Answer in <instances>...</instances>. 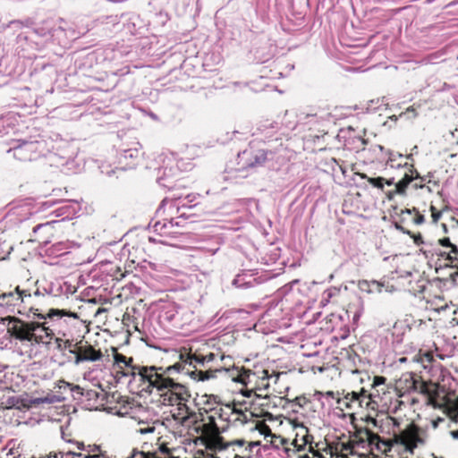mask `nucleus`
I'll use <instances>...</instances> for the list:
<instances>
[{
    "label": "nucleus",
    "instance_id": "45",
    "mask_svg": "<svg viewBox=\"0 0 458 458\" xmlns=\"http://www.w3.org/2000/svg\"><path fill=\"white\" fill-rule=\"evenodd\" d=\"M305 444L308 443L307 436L303 437Z\"/></svg>",
    "mask_w": 458,
    "mask_h": 458
},
{
    "label": "nucleus",
    "instance_id": "23",
    "mask_svg": "<svg viewBox=\"0 0 458 458\" xmlns=\"http://www.w3.org/2000/svg\"><path fill=\"white\" fill-rule=\"evenodd\" d=\"M430 210L432 212V215H431L432 220L434 223H437L440 219L442 213L440 211H437V209L434 206L430 207Z\"/></svg>",
    "mask_w": 458,
    "mask_h": 458
},
{
    "label": "nucleus",
    "instance_id": "39",
    "mask_svg": "<svg viewBox=\"0 0 458 458\" xmlns=\"http://www.w3.org/2000/svg\"><path fill=\"white\" fill-rule=\"evenodd\" d=\"M203 429L201 430L202 433H208V430H209V426L207 425V424H204L203 426Z\"/></svg>",
    "mask_w": 458,
    "mask_h": 458
},
{
    "label": "nucleus",
    "instance_id": "14",
    "mask_svg": "<svg viewBox=\"0 0 458 458\" xmlns=\"http://www.w3.org/2000/svg\"><path fill=\"white\" fill-rule=\"evenodd\" d=\"M420 175L416 172L415 178H419ZM414 180V177L412 175H410L408 174H405L403 178L400 180L398 182L395 183V191L394 192L400 195H403L405 193V191L408 187V185Z\"/></svg>",
    "mask_w": 458,
    "mask_h": 458
},
{
    "label": "nucleus",
    "instance_id": "12",
    "mask_svg": "<svg viewBox=\"0 0 458 458\" xmlns=\"http://www.w3.org/2000/svg\"><path fill=\"white\" fill-rule=\"evenodd\" d=\"M64 398L54 394H47V395L43 397H34L30 400V404L31 407H38L42 404H52L55 403H59L63 401Z\"/></svg>",
    "mask_w": 458,
    "mask_h": 458
},
{
    "label": "nucleus",
    "instance_id": "46",
    "mask_svg": "<svg viewBox=\"0 0 458 458\" xmlns=\"http://www.w3.org/2000/svg\"><path fill=\"white\" fill-rule=\"evenodd\" d=\"M443 228H444L445 232H446V225L445 224L443 225Z\"/></svg>",
    "mask_w": 458,
    "mask_h": 458
},
{
    "label": "nucleus",
    "instance_id": "16",
    "mask_svg": "<svg viewBox=\"0 0 458 458\" xmlns=\"http://www.w3.org/2000/svg\"><path fill=\"white\" fill-rule=\"evenodd\" d=\"M267 159L266 152L263 149L256 150L253 154V160L249 164V166H257L262 165Z\"/></svg>",
    "mask_w": 458,
    "mask_h": 458
},
{
    "label": "nucleus",
    "instance_id": "33",
    "mask_svg": "<svg viewBox=\"0 0 458 458\" xmlns=\"http://www.w3.org/2000/svg\"><path fill=\"white\" fill-rule=\"evenodd\" d=\"M424 222V216L423 215H420V214H418L417 216L415 217L414 219V223L416 225H420Z\"/></svg>",
    "mask_w": 458,
    "mask_h": 458
},
{
    "label": "nucleus",
    "instance_id": "2",
    "mask_svg": "<svg viewBox=\"0 0 458 458\" xmlns=\"http://www.w3.org/2000/svg\"><path fill=\"white\" fill-rule=\"evenodd\" d=\"M139 374L142 378L148 380V386L156 388L157 391L161 393L165 404L176 405V408L171 413L177 423L182 427L191 428L199 421V415L191 411L185 403L190 397V394L184 386L174 382L169 377H165L162 373H158L155 366L140 369Z\"/></svg>",
    "mask_w": 458,
    "mask_h": 458
},
{
    "label": "nucleus",
    "instance_id": "19",
    "mask_svg": "<svg viewBox=\"0 0 458 458\" xmlns=\"http://www.w3.org/2000/svg\"><path fill=\"white\" fill-rule=\"evenodd\" d=\"M70 352L75 354V364H80L81 362L87 361L88 360H93L91 357L84 356L80 348L78 351L70 350Z\"/></svg>",
    "mask_w": 458,
    "mask_h": 458
},
{
    "label": "nucleus",
    "instance_id": "41",
    "mask_svg": "<svg viewBox=\"0 0 458 458\" xmlns=\"http://www.w3.org/2000/svg\"><path fill=\"white\" fill-rule=\"evenodd\" d=\"M160 450L163 452V453H167L168 452V448L164 446V445H161L160 447Z\"/></svg>",
    "mask_w": 458,
    "mask_h": 458
},
{
    "label": "nucleus",
    "instance_id": "3",
    "mask_svg": "<svg viewBox=\"0 0 458 458\" xmlns=\"http://www.w3.org/2000/svg\"><path fill=\"white\" fill-rule=\"evenodd\" d=\"M43 297V295L39 293V291H36L33 294L27 293V291L21 290L19 286L15 288L13 292L3 293L0 294V306L6 308H18V310H21L20 306L21 304L34 306L36 307L38 304L35 299Z\"/></svg>",
    "mask_w": 458,
    "mask_h": 458
},
{
    "label": "nucleus",
    "instance_id": "27",
    "mask_svg": "<svg viewBox=\"0 0 458 458\" xmlns=\"http://www.w3.org/2000/svg\"><path fill=\"white\" fill-rule=\"evenodd\" d=\"M345 399L346 400H350L351 402H353V401H358L360 399V394L357 393V392H351V393H348L346 395H345Z\"/></svg>",
    "mask_w": 458,
    "mask_h": 458
},
{
    "label": "nucleus",
    "instance_id": "8",
    "mask_svg": "<svg viewBox=\"0 0 458 458\" xmlns=\"http://www.w3.org/2000/svg\"><path fill=\"white\" fill-rule=\"evenodd\" d=\"M358 288L360 291L367 293H380L383 291V288L386 292H392L393 286L389 287L386 286L384 283L378 282L376 280L368 281V280H360L358 283Z\"/></svg>",
    "mask_w": 458,
    "mask_h": 458
},
{
    "label": "nucleus",
    "instance_id": "10",
    "mask_svg": "<svg viewBox=\"0 0 458 458\" xmlns=\"http://www.w3.org/2000/svg\"><path fill=\"white\" fill-rule=\"evenodd\" d=\"M115 362L117 363V365H120L121 363L124 364V367L126 369V370L123 372L124 376H129L130 374H131L132 376L135 377L136 375H138L141 381L148 383V380L142 378L139 372L140 369H148V367H133L131 364L132 362V359H127L125 356L122 354L115 355Z\"/></svg>",
    "mask_w": 458,
    "mask_h": 458
},
{
    "label": "nucleus",
    "instance_id": "24",
    "mask_svg": "<svg viewBox=\"0 0 458 458\" xmlns=\"http://www.w3.org/2000/svg\"><path fill=\"white\" fill-rule=\"evenodd\" d=\"M301 458H325V457L318 452L310 450L309 454L302 455Z\"/></svg>",
    "mask_w": 458,
    "mask_h": 458
},
{
    "label": "nucleus",
    "instance_id": "26",
    "mask_svg": "<svg viewBox=\"0 0 458 458\" xmlns=\"http://www.w3.org/2000/svg\"><path fill=\"white\" fill-rule=\"evenodd\" d=\"M432 360H433V354L430 352H425L420 357V361L422 363H425V362L430 363V362H432Z\"/></svg>",
    "mask_w": 458,
    "mask_h": 458
},
{
    "label": "nucleus",
    "instance_id": "42",
    "mask_svg": "<svg viewBox=\"0 0 458 458\" xmlns=\"http://www.w3.org/2000/svg\"><path fill=\"white\" fill-rule=\"evenodd\" d=\"M391 120H394V121H396L397 120V116L396 115H392L389 117Z\"/></svg>",
    "mask_w": 458,
    "mask_h": 458
},
{
    "label": "nucleus",
    "instance_id": "34",
    "mask_svg": "<svg viewBox=\"0 0 458 458\" xmlns=\"http://www.w3.org/2000/svg\"><path fill=\"white\" fill-rule=\"evenodd\" d=\"M70 389L72 392H77V393L82 394L81 388L79 386H73L71 384Z\"/></svg>",
    "mask_w": 458,
    "mask_h": 458
},
{
    "label": "nucleus",
    "instance_id": "20",
    "mask_svg": "<svg viewBox=\"0 0 458 458\" xmlns=\"http://www.w3.org/2000/svg\"><path fill=\"white\" fill-rule=\"evenodd\" d=\"M197 359H193V364L191 366L196 367L197 364L203 365L206 360L211 361L214 359V354L210 353L208 356L197 355L195 354Z\"/></svg>",
    "mask_w": 458,
    "mask_h": 458
},
{
    "label": "nucleus",
    "instance_id": "4",
    "mask_svg": "<svg viewBox=\"0 0 458 458\" xmlns=\"http://www.w3.org/2000/svg\"><path fill=\"white\" fill-rule=\"evenodd\" d=\"M397 441L404 445L410 452H412L414 448L424 442L420 436L419 428L414 425H410L407 428L403 430L397 437Z\"/></svg>",
    "mask_w": 458,
    "mask_h": 458
},
{
    "label": "nucleus",
    "instance_id": "44",
    "mask_svg": "<svg viewBox=\"0 0 458 458\" xmlns=\"http://www.w3.org/2000/svg\"><path fill=\"white\" fill-rule=\"evenodd\" d=\"M45 458H57V455L56 454H55V455H48V456H47Z\"/></svg>",
    "mask_w": 458,
    "mask_h": 458
},
{
    "label": "nucleus",
    "instance_id": "21",
    "mask_svg": "<svg viewBox=\"0 0 458 458\" xmlns=\"http://www.w3.org/2000/svg\"><path fill=\"white\" fill-rule=\"evenodd\" d=\"M271 436H272L271 443L273 444V445H275L277 448L280 445L284 446L288 442L287 439H285L284 437H283L281 436H276V435H271Z\"/></svg>",
    "mask_w": 458,
    "mask_h": 458
},
{
    "label": "nucleus",
    "instance_id": "5",
    "mask_svg": "<svg viewBox=\"0 0 458 458\" xmlns=\"http://www.w3.org/2000/svg\"><path fill=\"white\" fill-rule=\"evenodd\" d=\"M163 423L159 420L144 421L140 420L134 427L135 433L140 434L148 440H153L160 435Z\"/></svg>",
    "mask_w": 458,
    "mask_h": 458
},
{
    "label": "nucleus",
    "instance_id": "6",
    "mask_svg": "<svg viewBox=\"0 0 458 458\" xmlns=\"http://www.w3.org/2000/svg\"><path fill=\"white\" fill-rule=\"evenodd\" d=\"M180 362H177L172 366L167 367L165 370L161 367H156L157 369L158 373H162L165 377H167L166 374H170L172 371H182L185 369L186 365L191 366L193 364V359H197L195 354L188 353V352H181L179 355Z\"/></svg>",
    "mask_w": 458,
    "mask_h": 458
},
{
    "label": "nucleus",
    "instance_id": "47",
    "mask_svg": "<svg viewBox=\"0 0 458 458\" xmlns=\"http://www.w3.org/2000/svg\"><path fill=\"white\" fill-rule=\"evenodd\" d=\"M263 387L264 388H267L268 387V384L263 385Z\"/></svg>",
    "mask_w": 458,
    "mask_h": 458
},
{
    "label": "nucleus",
    "instance_id": "9",
    "mask_svg": "<svg viewBox=\"0 0 458 458\" xmlns=\"http://www.w3.org/2000/svg\"><path fill=\"white\" fill-rule=\"evenodd\" d=\"M365 436L372 449L376 448L382 454H386L391 450V444L381 439L377 434L373 433L371 430L366 429Z\"/></svg>",
    "mask_w": 458,
    "mask_h": 458
},
{
    "label": "nucleus",
    "instance_id": "35",
    "mask_svg": "<svg viewBox=\"0 0 458 458\" xmlns=\"http://www.w3.org/2000/svg\"><path fill=\"white\" fill-rule=\"evenodd\" d=\"M86 447H87V445H85L84 443H82V442H78V443H77V448H78L79 450H81V451L84 452V451H85V449H86Z\"/></svg>",
    "mask_w": 458,
    "mask_h": 458
},
{
    "label": "nucleus",
    "instance_id": "22",
    "mask_svg": "<svg viewBox=\"0 0 458 458\" xmlns=\"http://www.w3.org/2000/svg\"><path fill=\"white\" fill-rule=\"evenodd\" d=\"M417 116V113L412 106H410L406 109L405 112L400 114L399 117H406L408 119L415 118Z\"/></svg>",
    "mask_w": 458,
    "mask_h": 458
},
{
    "label": "nucleus",
    "instance_id": "18",
    "mask_svg": "<svg viewBox=\"0 0 458 458\" xmlns=\"http://www.w3.org/2000/svg\"><path fill=\"white\" fill-rule=\"evenodd\" d=\"M53 340H55V347L59 351L65 350L66 348L71 346V343L69 340L64 341L62 338L55 336Z\"/></svg>",
    "mask_w": 458,
    "mask_h": 458
},
{
    "label": "nucleus",
    "instance_id": "25",
    "mask_svg": "<svg viewBox=\"0 0 458 458\" xmlns=\"http://www.w3.org/2000/svg\"><path fill=\"white\" fill-rule=\"evenodd\" d=\"M447 259L450 261L452 267L458 268V256L449 253Z\"/></svg>",
    "mask_w": 458,
    "mask_h": 458
},
{
    "label": "nucleus",
    "instance_id": "11",
    "mask_svg": "<svg viewBox=\"0 0 458 458\" xmlns=\"http://www.w3.org/2000/svg\"><path fill=\"white\" fill-rule=\"evenodd\" d=\"M244 444L245 441L242 439H238L231 442H225L222 437H215L209 441L208 446L209 448L215 449L216 451H224L229 448L230 446H242Z\"/></svg>",
    "mask_w": 458,
    "mask_h": 458
},
{
    "label": "nucleus",
    "instance_id": "17",
    "mask_svg": "<svg viewBox=\"0 0 458 458\" xmlns=\"http://www.w3.org/2000/svg\"><path fill=\"white\" fill-rule=\"evenodd\" d=\"M360 177L361 178H364V179H367L368 182L373 185L374 187L376 188H378V189H383L384 188V181L385 179L383 177H377V178H371V177H368L366 174H360Z\"/></svg>",
    "mask_w": 458,
    "mask_h": 458
},
{
    "label": "nucleus",
    "instance_id": "31",
    "mask_svg": "<svg viewBox=\"0 0 458 458\" xmlns=\"http://www.w3.org/2000/svg\"><path fill=\"white\" fill-rule=\"evenodd\" d=\"M56 386L60 389H66V388H70L71 386V384L64 381V380H59L56 384Z\"/></svg>",
    "mask_w": 458,
    "mask_h": 458
},
{
    "label": "nucleus",
    "instance_id": "15",
    "mask_svg": "<svg viewBox=\"0 0 458 458\" xmlns=\"http://www.w3.org/2000/svg\"><path fill=\"white\" fill-rule=\"evenodd\" d=\"M81 351L86 357H91L93 360H88L87 361H96L102 358V352L99 350H96L91 345L80 346Z\"/></svg>",
    "mask_w": 458,
    "mask_h": 458
},
{
    "label": "nucleus",
    "instance_id": "43",
    "mask_svg": "<svg viewBox=\"0 0 458 458\" xmlns=\"http://www.w3.org/2000/svg\"><path fill=\"white\" fill-rule=\"evenodd\" d=\"M302 430H304L305 432H307V428L303 426V425H300L299 426Z\"/></svg>",
    "mask_w": 458,
    "mask_h": 458
},
{
    "label": "nucleus",
    "instance_id": "36",
    "mask_svg": "<svg viewBox=\"0 0 458 458\" xmlns=\"http://www.w3.org/2000/svg\"><path fill=\"white\" fill-rule=\"evenodd\" d=\"M452 254L455 255V256H458V248L456 245L453 244L451 246V252Z\"/></svg>",
    "mask_w": 458,
    "mask_h": 458
},
{
    "label": "nucleus",
    "instance_id": "48",
    "mask_svg": "<svg viewBox=\"0 0 458 458\" xmlns=\"http://www.w3.org/2000/svg\"><path fill=\"white\" fill-rule=\"evenodd\" d=\"M457 224H458V221H457Z\"/></svg>",
    "mask_w": 458,
    "mask_h": 458
},
{
    "label": "nucleus",
    "instance_id": "1",
    "mask_svg": "<svg viewBox=\"0 0 458 458\" xmlns=\"http://www.w3.org/2000/svg\"><path fill=\"white\" fill-rule=\"evenodd\" d=\"M18 313L26 316L28 320L16 317L6 318L9 321L7 332L12 337L22 343L26 342L31 347L38 344L47 346L51 344L55 333L47 326V318H53L54 317L78 318V315L72 311L50 309L45 313L33 305L29 307L28 310H25L24 306L22 310H18Z\"/></svg>",
    "mask_w": 458,
    "mask_h": 458
},
{
    "label": "nucleus",
    "instance_id": "40",
    "mask_svg": "<svg viewBox=\"0 0 458 458\" xmlns=\"http://www.w3.org/2000/svg\"><path fill=\"white\" fill-rule=\"evenodd\" d=\"M452 436L454 438L457 439L458 438V430L457 431H453L452 432Z\"/></svg>",
    "mask_w": 458,
    "mask_h": 458
},
{
    "label": "nucleus",
    "instance_id": "13",
    "mask_svg": "<svg viewBox=\"0 0 458 458\" xmlns=\"http://www.w3.org/2000/svg\"><path fill=\"white\" fill-rule=\"evenodd\" d=\"M250 374L251 371L250 369H239L238 368H236L233 369L231 377L234 382L241 383L246 386L248 384V378L250 376Z\"/></svg>",
    "mask_w": 458,
    "mask_h": 458
},
{
    "label": "nucleus",
    "instance_id": "7",
    "mask_svg": "<svg viewBox=\"0 0 458 458\" xmlns=\"http://www.w3.org/2000/svg\"><path fill=\"white\" fill-rule=\"evenodd\" d=\"M36 149L35 142H24L13 149H9L8 152L13 151V157L21 161H28L32 159Z\"/></svg>",
    "mask_w": 458,
    "mask_h": 458
},
{
    "label": "nucleus",
    "instance_id": "37",
    "mask_svg": "<svg viewBox=\"0 0 458 458\" xmlns=\"http://www.w3.org/2000/svg\"><path fill=\"white\" fill-rule=\"evenodd\" d=\"M367 421H368L369 423H371V424H372L373 426H375V427L377 426V420H376V419H374V418H371V417H369V418H368V420H367Z\"/></svg>",
    "mask_w": 458,
    "mask_h": 458
},
{
    "label": "nucleus",
    "instance_id": "30",
    "mask_svg": "<svg viewBox=\"0 0 458 458\" xmlns=\"http://www.w3.org/2000/svg\"><path fill=\"white\" fill-rule=\"evenodd\" d=\"M272 377H273V376L269 375L267 370H263V376L261 377L262 380L269 379V378H272ZM274 377H275V383H276L277 381L278 377H279V374L274 375Z\"/></svg>",
    "mask_w": 458,
    "mask_h": 458
},
{
    "label": "nucleus",
    "instance_id": "28",
    "mask_svg": "<svg viewBox=\"0 0 458 458\" xmlns=\"http://www.w3.org/2000/svg\"><path fill=\"white\" fill-rule=\"evenodd\" d=\"M191 373V374H195V373H197V371H192ZM198 375H199V378L198 379L200 380V381H205V380L209 378V375H208V373L207 371L206 372L198 371Z\"/></svg>",
    "mask_w": 458,
    "mask_h": 458
},
{
    "label": "nucleus",
    "instance_id": "38",
    "mask_svg": "<svg viewBox=\"0 0 458 458\" xmlns=\"http://www.w3.org/2000/svg\"><path fill=\"white\" fill-rule=\"evenodd\" d=\"M386 184H387V185H389V186H390V185H394V184L395 185L394 178H391V179L386 180Z\"/></svg>",
    "mask_w": 458,
    "mask_h": 458
},
{
    "label": "nucleus",
    "instance_id": "29",
    "mask_svg": "<svg viewBox=\"0 0 458 458\" xmlns=\"http://www.w3.org/2000/svg\"><path fill=\"white\" fill-rule=\"evenodd\" d=\"M138 151L137 150H132V149H129V150H126L124 151V157L125 158H132V157H138Z\"/></svg>",
    "mask_w": 458,
    "mask_h": 458
},
{
    "label": "nucleus",
    "instance_id": "32",
    "mask_svg": "<svg viewBox=\"0 0 458 458\" xmlns=\"http://www.w3.org/2000/svg\"><path fill=\"white\" fill-rule=\"evenodd\" d=\"M439 243L444 247H449V248H451V246L453 245V243H451V242H450V239L447 237L440 239Z\"/></svg>",
    "mask_w": 458,
    "mask_h": 458
}]
</instances>
